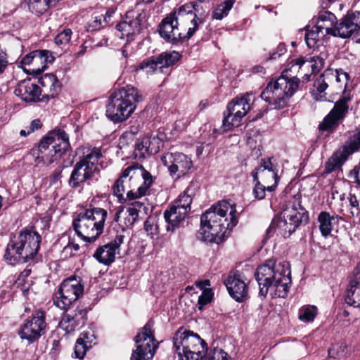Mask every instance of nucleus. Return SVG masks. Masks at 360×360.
<instances>
[{
  "label": "nucleus",
  "mask_w": 360,
  "mask_h": 360,
  "mask_svg": "<svg viewBox=\"0 0 360 360\" xmlns=\"http://www.w3.org/2000/svg\"><path fill=\"white\" fill-rule=\"evenodd\" d=\"M198 4L191 2L174 9L159 25L161 37L172 44L190 39L204 22Z\"/></svg>",
  "instance_id": "nucleus-1"
},
{
  "label": "nucleus",
  "mask_w": 360,
  "mask_h": 360,
  "mask_svg": "<svg viewBox=\"0 0 360 360\" xmlns=\"http://www.w3.org/2000/svg\"><path fill=\"white\" fill-rule=\"evenodd\" d=\"M229 204H213L200 217L198 238L210 243L219 244L238 223L236 210Z\"/></svg>",
  "instance_id": "nucleus-2"
},
{
  "label": "nucleus",
  "mask_w": 360,
  "mask_h": 360,
  "mask_svg": "<svg viewBox=\"0 0 360 360\" xmlns=\"http://www.w3.org/2000/svg\"><path fill=\"white\" fill-rule=\"evenodd\" d=\"M255 276L259 285V296L265 297L270 288L274 289L275 295L278 297L287 296L291 284L288 263H276L273 259H269L257 269Z\"/></svg>",
  "instance_id": "nucleus-3"
},
{
  "label": "nucleus",
  "mask_w": 360,
  "mask_h": 360,
  "mask_svg": "<svg viewBox=\"0 0 360 360\" xmlns=\"http://www.w3.org/2000/svg\"><path fill=\"white\" fill-rule=\"evenodd\" d=\"M41 239V236L36 231L27 229L20 231L7 244L4 260L10 265L29 262L38 253Z\"/></svg>",
  "instance_id": "nucleus-4"
},
{
  "label": "nucleus",
  "mask_w": 360,
  "mask_h": 360,
  "mask_svg": "<svg viewBox=\"0 0 360 360\" xmlns=\"http://www.w3.org/2000/svg\"><path fill=\"white\" fill-rule=\"evenodd\" d=\"M143 100L141 91L136 87L127 85L111 94L106 104V116L115 123L128 119Z\"/></svg>",
  "instance_id": "nucleus-5"
},
{
  "label": "nucleus",
  "mask_w": 360,
  "mask_h": 360,
  "mask_svg": "<svg viewBox=\"0 0 360 360\" xmlns=\"http://www.w3.org/2000/svg\"><path fill=\"white\" fill-rule=\"evenodd\" d=\"M292 69L286 70L277 79L269 82L261 93V98L274 109L287 107L290 98L299 89L300 79L296 76H288V72Z\"/></svg>",
  "instance_id": "nucleus-6"
},
{
  "label": "nucleus",
  "mask_w": 360,
  "mask_h": 360,
  "mask_svg": "<svg viewBox=\"0 0 360 360\" xmlns=\"http://www.w3.org/2000/svg\"><path fill=\"white\" fill-rule=\"evenodd\" d=\"M292 69L286 70L277 79L269 82L261 93V98L274 109L287 107L290 98L299 89L300 79L296 76H288V72Z\"/></svg>",
  "instance_id": "nucleus-7"
},
{
  "label": "nucleus",
  "mask_w": 360,
  "mask_h": 360,
  "mask_svg": "<svg viewBox=\"0 0 360 360\" xmlns=\"http://www.w3.org/2000/svg\"><path fill=\"white\" fill-rule=\"evenodd\" d=\"M70 148L68 135L64 130L58 129L44 136L31 153L39 163L50 165L58 160Z\"/></svg>",
  "instance_id": "nucleus-8"
},
{
  "label": "nucleus",
  "mask_w": 360,
  "mask_h": 360,
  "mask_svg": "<svg viewBox=\"0 0 360 360\" xmlns=\"http://www.w3.org/2000/svg\"><path fill=\"white\" fill-rule=\"evenodd\" d=\"M173 344L179 360H200L207 349L205 342L197 333L183 328L176 332Z\"/></svg>",
  "instance_id": "nucleus-9"
},
{
  "label": "nucleus",
  "mask_w": 360,
  "mask_h": 360,
  "mask_svg": "<svg viewBox=\"0 0 360 360\" xmlns=\"http://www.w3.org/2000/svg\"><path fill=\"white\" fill-rule=\"evenodd\" d=\"M282 219L276 222H272L268 233L275 229L278 233L284 238L289 237L301 225L309 221L307 211L301 204H286L281 212Z\"/></svg>",
  "instance_id": "nucleus-10"
},
{
  "label": "nucleus",
  "mask_w": 360,
  "mask_h": 360,
  "mask_svg": "<svg viewBox=\"0 0 360 360\" xmlns=\"http://www.w3.org/2000/svg\"><path fill=\"white\" fill-rule=\"evenodd\" d=\"M46 312L38 309L25 320L18 334L22 340H25L28 344H33L46 333Z\"/></svg>",
  "instance_id": "nucleus-11"
},
{
  "label": "nucleus",
  "mask_w": 360,
  "mask_h": 360,
  "mask_svg": "<svg viewBox=\"0 0 360 360\" xmlns=\"http://www.w3.org/2000/svg\"><path fill=\"white\" fill-rule=\"evenodd\" d=\"M153 323L148 321L135 337L136 349L133 351L130 360H148L153 358L158 343L152 333Z\"/></svg>",
  "instance_id": "nucleus-12"
},
{
  "label": "nucleus",
  "mask_w": 360,
  "mask_h": 360,
  "mask_svg": "<svg viewBox=\"0 0 360 360\" xmlns=\"http://www.w3.org/2000/svg\"><path fill=\"white\" fill-rule=\"evenodd\" d=\"M80 279L71 276L63 281L56 294L54 304L60 309L67 311L84 292V285Z\"/></svg>",
  "instance_id": "nucleus-13"
},
{
  "label": "nucleus",
  "mask_w": 360,
  "mask_h": 360,
  "mask_svg": "<svg viewBox=\"0 0 360 360\" xmlns=\"http://www.w3.org/2000/svg\"><path fill=\"white\" fill-rule=\"evenodd\" d=\"M360 148V130L350 134L345 143L325 163V173L340 169L348 157Z\"/></svg>",
  "instance_id": "nucleus-14"
},
{
  "label": "nucleus",
  "mask_w": 360,
  "mask_h": 360,
  "mask_svg": "<svg viewBox=\"0 0 360 360\" xmlns=\"http://www.w3.org/2000/svg\"><path fill=\"white\" fill-rule=\"evenodd\" d=\"M252 94H247L242 98H236L226 107L222 122L224 131L229 130L232 127H238L242 118L250 110Z\"/></svg>",
  "instance_id": "nucleus-15"
},
{
  "label": "nucleus",
  "mask_w": 360,
  "mask_h": 360,
  "mask_svg": "<svg viewBox=\"0 0 360 360\" xmlns=\"http://www.w3.org/2000/svg\"><path fill=\"white\" fill-rule=\"evenodd\" d=\"M272 158H262L259 165L251 173L254 181H262L266 184L267 191L271 192L275 190L278 184V169L272 161Z\"/></svg>",
  "instance_id": "nucleus-16"
},
{
  "label": "nucleus",
  "mask_w": 360,
  "mask_h": 360,
  "mask_svg": "<svg viewBox=\"0 0 360 360\" xmlns=\"http://www.w3.org/2000/svg\"><path fill=\"white\" fill-rule=\"evenodd\" d=\"M352 101L349 95H344L338 100L329 113L319 124V129L321 131L333 130L338 125V122L342 121L349 110V103Z\"/></svg>",
  "instance_id": "nucleus-17"
},
{
  "label": "nucleus",
  "mask_w": 360,
  "mask_h": 360,
  "mask_svg": "<svg viewBox=\"0 0 360 360\" xmlns=\"http://www.w3.org/2000/svg\"><path fill=\"white\" fill-rule=\"evenodd\" d=\"M163 165L167 167L172 176L185 175L193 167L191 158L182 153H165L161 157Z\"/></svg>",
  "instance_id": "nucleus-18"
},
{
  "label": "nucleus",
  "mask_w": 360,
  "mask_h": 360,
  "mask_svg": "<svg viewBox=\"0 0 360 360\" xmlns=\"http://www.w3.org/2000/svg\"><path fill=\"white\" fill-rule=\"evenodd\" d=\"M360 35V12L347 13L340 22L336 23L334 37L342 39L349 38L352 35Z\"/></svg>",
  "instance_id": "nucleus-19"
},
{
  "label": "nucleus",
  "mask_w": 360,
  "mask_h": 360,
  "mask_svg": "<svg viewBox=\"0 0 360 360\" xmlns=\"http://www.w3.org/2000/svg\"><path fill=\"white\" fill-rule=\"evenodd\" d=\"M144 18V15L139 11L134 10L127 11L123 20L116 25V29L121 33L120 37L123 39L126 37L128 39H131L132 36L139 33Z\"/></svg>",
  "instance_id": "nucleus-20"
},
{
  "label": "nucleus",
  "mask_w": 360,
  "mask_h": 360,
  "mask_svg": "<svg viewBox=\"0 0 360 360\" xmlns=\"http://www.w3.org/2000/svg\"><path fill=\"white\" fill-rule=\"evenodd\" d=\"M127 168L131 169L130 171L129 181H131L135 176H141L143 182L136 191L132 190L129 191L127 193V198L131 200L146 195L148 193V189L153 184L155 177L153 176L148 171L139 164H134Z\"/></svg>",
  "instance_id": "nucleus-21"
},
{
  "label": "nucleus",
  "mask_w": 360,
  "mask_h": 360,
  "mask_svg": "<svg viewBox=\"0 0 360 360\" xmlns=\"http://www.w3.org/2000/svg\"><path fill=\"white\" fill-rule=\"evenodd\" d=\"M325 54L310 57L308 59L298 58L291 61V68L297 70L300 75L303 74L304 82L309 81L311 74L318 73L324 66Z\"/></svg>",
  "instance_id": "nucleus-22"
},
{
  "label": "nucleus",
  "mask_w": 360,
  "mask_h": 360,
  "mask_svg": "<svg viewBox=\"0 0 360 360\" xmlns=\"http://www.w3.org/2000/svg\"><path fill=\"white\" fill-rule=\"evenodd\" d=\"M124 236L117 234L110 243L100 247L94 254V257L100 263L109 265L114 262L117 250L124 242Z\"/></svg>",
  "instance_id": "nucleus-23"
},
{
  "label": "nucleus",
  "mask_w": 360,
  "mask_h": 360,
  "mask_svg": "<svg viewBox=\"0 0 360 360\" xmlns=\"http://www.w3.org/2000/svg\"><path fill=\"white\" fill-rule=\"evenodd\" d=\"M191 204H178L177 205H173L169 210H166L164 213V217L166 221L168 223L167 226V231L174 232L179 228V224L182 221L191 210Z\"/></svg>",
  "instance_id": "nucleus-24"
},
{
  "label": "nucleus",
  "mask_w": 360,
  "mask_h": 360,
  "mask_svg": "<svg viewBox=\"0 0 360 360\" xmlns=\"http://www.w3.org/2000/svg\"><path fill=\"white\" fill-rule=\"evenodd\" d=\"M224 284L229 295L237 302H243L247 297L248 288L240 274L229 275L224 281Z\"/></svg>",
  "instance_id": "nucleus-25"
},
{
  "label": "nucleus",
  "mask_w": 360,
  "mask_h": 360,
  "mask_svg": "<svg viewBox=\"0 0 360 360\" xmlns=\"http://www.w3.org/2000/svg\"><path fill=\"white\" fill-rule=\"evenodd\" d=\"M40 94V88L30 79L20 82L15 89V94L26 102L39 101Z\"/></svg>",
  "instance_id": "nucleus-26"
},
{
  "label": "nucleus",
  "mask_w": 360,
  "mask_h": 360,
  "mask_svg": "<svg viewBox=\"0 0 360 360\" xmlns=\"http://www.w3.org/2000/svg\"><path fill=\"white\" fill-rule=\"evenodd\" d=\"M131 205L134 204L122 207L116 213L115 220L122 226L123 230L131 228L139 219V210Z\"/></svg>",
  "instance_id": "nucleus-27"
},
{
  "label": "nucleus",
  "mask_w": 360,
  "mask_h": 360,
  "mask_svg": "<svg viewBox=\"0 0 360 360\" xmlns=\"http://www.w3.org/2000/svg\"><path fill=\"white\" fill-rule=\"evenodd\" d=\"M90 155H86L83 160L76 164L69 180L70 186H79L81 183L89 179L90 176L89 167L88 165Z\"/></svg>",
  "instance_id": "nucleus-28"
},
{
  "label": "nucleus",
  "mask_w": 360,
  "mask_h": 360,
  "mask_svg": "<svg viewBox=\"0 0 360 360\" xmlns=\"http://www.w3.org/2000/svg\"><path fill=\"white\" fill-rule=\"evenodd\" d=\"M34 63L29 70L35 74H41L46 68L48 63L53 62L55 58L49 50H35L33 51Z\"/></svg>",
  "instance_id": "nucleus-29"
},
{
  "label": "nucleus",
  "mask_w": 360,
  "mask_h": 360,
  "mask_svg": "<svg viewBox=\"0 0 360 360\" xmlns=\"http://www.w3.org/2000/svg\"><path fill=\"white\" fill-rule=\"evenodd\" d=\"M336 23V16L331 12L324 11L319 15L315 26L325 35L333 36Z\"/></svg>",
  "instance_id": "nucleus-30"
},
{
  "label": "nucleus",
  "mask_w": 360,
  "mask_h": 360,
  "mask_svg": "<svg viewBox=\"0 0 360 360\" xmlns=\"http://www.w3.org/2000/svg\"><path fill=\"white\" fill-rule=\"evenodd\" d=\"M345 300L350 306L360 307V277L349 278Z\"/></svg>",
  "instance_id": "nucleus-31"
},
{
  "label": "nucleus",
  "mask_w": 360,
  "mask_h": 360,
  "mask_svg": "<svg viewBox=\"0 0 360 360\" xmlns=\"http://www.w3.org/2000/svg\"><path fill=\"white\" fill-rule=\"evenodd\" d=\"M107 214L106 210L103 209H91V221H94L91 231L94 230L96 231L94 236H91V242L96 240L102 234Z\"/></svg>",
  "instance_id": "nucleus-32"
},
{
  "label": "nucleus",
  "mask_w": 360,
  "mask_h": 360,
  "mask_svg": "<svg viewBox=\"0 0 360 360\" xmlns=\"http://www.w3.org/2000/svg\"><path fill=\"white\" fill-rule=\"evenodd\" d=\"M88 210L84 214H79L77 219L73 221V227L78 236L81 237L84 241L90 242V237L86 236L89 231V221L90 217L87 214Z\"/></svg>",
  "instance_id": "nucleus-33"
},
{
  "label": "nucleus",
  "mask_w": 360,
  "mask_h": 360,
  "mask_svg": "<svg viewBox=\"0 0 360 360\" xmlns=\"http://www.w3.org/2000/svg\"><path fill=\"white\" fill-rule=\"evenodd\" d=\"M131 170V168L124 169L112 187L113 195L117 198L120 202H124L126 201V198L124 196L125 191L124 184L127 183V178H129Z\"/></svg>",
  "instance_id": "nucleus-34"
},
{
  "label": "nucleus",
  "mask_w": 360,
  "mask_h": 360,
  "mask_svg": "<svg viewBox=\"0 0 360 360\" xmlns=\"http://www.w3.org/2000/svg\"><path fill=\"white\" fill-rule=\"evenodd\" d=\"M328 84L326 81V75H321L314 82L311 89V94L313 98L316 101H322L326 98V90Z\"/></svg>",
  "instance_id": "nucleus-35"
},
{
  "label": "nucleus",
  "mask_w": 360,
  "mask_h": 360,
  "mask_svg": "<svg viewBox=\"0 0 360 360\" xmlns=\"http://www.w3.org/2000/svg\"><path fill=\"white\" fill-rule=\"evenodd\" d=\"M89 340L88 332H83L79 335L74 347V353L72 355V357L79 359H83L84 358L89 349L87 346Z\"/></svg>",
  "instance_id": "nucleus-36"
},
{
  "label": "nucleus",
  "mask_w": 360,
  "mask_h": 360,
  "mask_svg": "<svg viewBox=\"0 0 360 360\" xmlns=\"http://www.w3.org/2000/svg\"><path fill=\"white\" fill-rule=\"evenodd\" d=\"M160 69V64L157 56H152L141 61L136 68V72L144 71L148 75L153 74Z\"/></svg>",
  "instance_id": "nucleus-37"
},
{
  "label": "nucleus",
  "mask_w": 360,
  "mask_h": 360,
  "mask_svg": "<svg viewBox=\"0 0 360 360\" xmlns=\"http://www.w3.org/2000/svg\"><path fill=\"white\" fill-rule=\"evenodd\" d=\"M326 35L319 31L314 25L310 30L306 29L304 39L307 46L310 49L315 48L318 42Z\"/></svg>",
  "instance_id": "nucleus-38"
},
{
  "label": "nucleus",
  "mask_w": 360,
  "mask_h": 360,
  "mask_svg": "<svg viewBox=\"0 0 360 360\" xmlns=\"http://www.w3.org/2000/svg\"><path fill=\"white\" fill-rule=\"evenodd\" d=\"M160 64V69L174 65L180 58V54L176 51L172 53L164 52L156 56Z\"/></svg>",
  "instance_id": "nucleus-39"
},
{
  "label": "nucleus",
  "mask_w": 360,
  "mask_h": 360,
  "mask_svg": "<svg viewBox=\"0 0 360 360\" xmlns=\"http://www.w3.org/2000/svg\"><path fill=\"white\" fill-rule=\"evenodd\" d=\"M236 0H225L217 6L212 12V18L221 20L226 17L232 8Z\"/></svg>",
  "instance_id": "nucleus-40"
},
{
  "label": "nucleus",
  "mask_w": 360,
  "mask_h": 360,
  "mask_svg": "<svg viewBox=\"0 0 360 360\" xmlns=\"http://www.w3.org/2000/svg\"><path fill=\"white\" fill-rule=\"evenodd\" d=\"M333 218L326 212L319 214L318 220L319 222V229L323 236L327 237L332 231V220Z\"/></svg>",
  "instance_id": "nucleus-41"
},
{
  "label": "nucleus",
  "mask_w": 360,
  "mask_h": 360,
  "mask_svg": "<svg viewBox=\"0 0 360 360\" xmlns=\"http://www.w3.org/2000/svg\"><path fill=\"white\" fill-rule=\"evenodd\" d=\"M316 314L317 308L315 306L306 305L300 309L298 318L302 321L311 322L314 321Z\"/></svg>",
  "instance_id": "nucleus-42"
},
{
  "label": "nucleus",
  "mask_w": 360,
  "mask_h": 360,
  "mask_svg": "<svg viewBox=\"0 0 360 360\" xmlns=\"http://www.w3.org/2000/svg\"><path fill=\"white\" fill-rule=\"evenodd\" d=\"M143 143L146 146L147 154H156L160 150V140L157 136L143 137Z\"/></svg>",
  "instance_id": "nucleus-43"
},
{
  "label": "nucleus",
  "mask_w": 360,
  "mask_h": 360,
  "mask_svg": "<svg viewBox=\"0 0 360 360\" xmlns=\"http://www.w3.org/2000/svg\"><path fill=\"white\" fill-rule=\"evenodd\" d=\"M200 360H229V358L227 353L224 350L214 348L207 356H205V354H202Z\"/></svg>",
  "instance_id": "nucleus-44"
},
{
  "label": "nucleus",
  "mask_w": 360,
  "mask_h": 360,
  "mask_svg": "<svg viewBox=\"0 0 360 360\" xmlns=\"http://www.w3.org/2000/svg\"><path fill=\"white\" fill-rule=\"evenodd\" d=\"M144 229L148 235L150 236L151 238L158 235L159 233V227L155 217H148L144 223Z\"/></svg>",
  "instance_id": "nucleus-45"
},
{
  "label": "nucleus",
  "mask_w": 360,
  "mask_h": 360,
  "mask_svg": "<svg viewBox=\"0 0 360 360\" xmlns=\"http://www.w3.org/2000/svg\"><path fill=\"white\" fill-rule=\"evenodd\" d=\"M59 326L66 333H70L75 330L74 318L70 314H64L59 323Z\"/></svg>",
  "instance_id": "nucleus-46"
},
{
  "label": "nucleus",
  "mask_w": 360,
  "mask_h": 360,
  "mask_svg": "<svg viewBox=\"0 0 360 360\" xmlns=\"http://www.w3.org/2000/svg\"><path fill=\"white\" fill-rule=\"evenodd\" d=\"M51 4L49 3L48 0H34L30 5V8L32 10H36V13L40 15L47 11Z\"/></svg>",
  "instance_id": "nucleus-47"
},
{
  "label": "nucleus",
  "mask_w": 360,
  "mask_h": 360,
  "mask_svg": "<svg viewBox=\"0 0 360 360\" xmlns=\"http://www.w3.org/2000/svg\"><path fill=\"white\" fill-rule=\"evenodd\" d=\"M72 32L70 29H64L55 37V43L57 45L65 46L71 39Z\"/></svg>",
  "instance_id": "nucleus-48"
},
{
  "label": "nucleus",
  "mask_w": 360,
  "mask_h": 360,
  "mask_svg": "<svg viewBox=\"0 0 360 360\" xmlns=\"http://www.w3.org/2000/svg\"><path fill=\"white\" fill-rule=\"evenodd\" d=\"M213 292L211 289L205 288L198 300V309H202L205 305L210 303L213 297Z\"/></svg>",
  "instance_id": "nucleus-49"
},
{
  "label": "nucleus",
  "mask_w": 360,
  "mask_h": 360,
  "mask_svg": "<svg viewBox=\"0 0 360 360\" xmlns=\"http://www.w3.org/2000/svg\"><path fill=\"white\" fill-rule=\"evenodd\" d=\"M193 199V191L188 187L183 193L179 195L174 202H192Z\"/></svg>",
  "instance_id": "nucleus-50"
},
{
  "label": "nucleus",
  "mask_w": 360,
  "mask_h": 360,
  "mask_svg": "<svg viewBox=\"0 0 360 360\" xmlns=\"http://www.w3.org/2000/svg\"><path fill=\"white\" fill-rule=\"evenodd\" d=\"M255 186L253 190V194L257 200H262L265 197V191H267L266 186L262 184L260 181H255Z\"/></svg>",
  "instance_id": "nucleus-51"
},
{
  "label": "nucleus",
  "mask_w": 360,
  "mask_h": 360,
  "mask_svg": "<svg viewBox=\"0 0 360 360\" xmlns=\"http://www.w3.org/2000/svg\"><path fill=\"white\" fill-rule=\"evenodd\" d=\"M8 64V54L6 50L0 46V75L4 72Z\"/></svg>",
  "instance_id": "nucleus-52"
},
{
  "label": "nucleus",
  "mask_w": 360,
  "mask_h": 360,
  "mask_svg": "<svg viewBox=\"0 0 360 360\" xmlns=\"http://www.w3.org/2000/svg\"><path fill=\"white\" fill-rule=\"evenodd\" d=\"M345 193L339 191L337 187H332L330 188V197H328V200L330 199L331 201H343L345 198Z\"/></svg>",
  "instance_id": "nucleus-53"
},
{
  "label": "nucleus",
  "mask_w": 360,
  "mask_h": 360,
  "mask_svg": "<svg viewBox=\"0 0 360 360\" xmlns=\"http://www.w3.org/2000/svg\"><path fill=\"white\" fill-rule=\"evenodd\" d=\"M286 53V47L284 44H279L277 46L276 51H274L271 54H270L269 60H276Z\"/></svg>",
  "instance_id": "nucleus-54"
},
{
  "label": "nucleus",
  "mask_w": 360,
  "mask_h": 360,
  "mask_svg": "<svg viewBox=\"0 0 360 360\" xmlns=\"http://www.w3.org/2000/svg\"><path fill=\"white\" fill-rule=\"evenodd\" d=\"M49 83L51 84L50 88L56 87V84H58V82L55 75H46L44 77L41 78V84L43 86H46V84Z\"/></svg>",
  "instance_id": "nucleus-55"
},
{
  "label": "nucleus",
  "mask_w": 360,
  "mask_h": 360,
  "mask_svg": "<svg viewBox=\"0 0 360 360\" xmlns=\"http://www.w3.org/2000/svg\"><path fill=\"white\" fill-rule=\"evenodd\" d=\"M34 63V55L33 51L27 54L24 56L21 60V64L22 66H29L30 68L32 67Z\"/></svg>",
  "instance_id": "nucleus-56"
},
{
  "label": "nucleus",
  "mask_w": 360,
  "mask_h": 360,
  "mask_svg": "<svg viewBox=\"0 0 360 360\" xmlns=\"http://www.w3.org/2000/svg\"><path fill=\"white\" fill-rule=\"evenodd\" d=\"M135 148L136 150L140 152L141 155L144 156L147 154L146 146L143 143V138L136 143Z\"/></svg>",
  "instance_id": "nucleus-57"
},
{
  "label": "nucleus",
  "mask_w": 360,
  "mask_h": 360,
  "mask_svg": "<svg viewBox=\"0 0 360 360\" xmlns=\"http://www.w3.org/2000/svg\"><path fill=\"white\" fill-rule=\"evenodd\" d=\"M349 176L353 177L356 183L360 185V164L351 171Z\"/></svg>",
  "instance_id": "nucleus-58"
},
{
  "label": "nucleus",
  "mask_w": 360,
  "mask_h": 360,
  "mask_svg": "<svg viewBox=\"0 0 360 360\" xmlns=\"http://www.w3.org/2000/svg\"><path fill=\"white\" fill-rule=\"evenodd\" d=\"M42 126L41 122L39 120H34L30 126V130L27 131V134L34 131L35 130L41 128Z\"/></svg>",
  "instance_id": "nucleus-59"
},
{
  "label": "nucleus",
  "mask_w": 360,
  "mask_h": 360,
  "mask_svg": "<svg viewBox=\"0 0 360 360\" xmlns=\"http://www.w3.org/2000/svg\"><path fill=\"white\" fill-rule=\"evenodd\" d=\"M62 255L64 257L68 258L75 255V253L72 251V247L70 243L68 244L65 247H64Z\"/></svg>",
  "instance_id": "nucleus-60"
},
{
  "label": "nucleus",
  "mask_w": 360,
  "mask_h": 360,
  "mask_svg": "<svg viewBox=\"0 0 360 360\" xmlns=\"http://www.w3.org/2000/svg\"><path fill=\"white\" fill-rule=\"evenodd\" d=\"M338 348H340V347L338 345H333L330 349H329L328 354L330 356L333 358H340L342 355L338 352Z\"/></svg>",
  "instance_id": "nucleus-61"
},
{
  "label": "nucleus",
  "mask_w": 360,
  "mask_h": 360,
  "mask_svg": "<svg viewBox=\"0 0 360 360\" xmlns=\"http://www.w3.org/2000/svg\"><path fill=\"white\" fill-rule=\"evenodd\" d=\"M102 18V15L96 17L94 22L91 23V28H93V30H98L101 27Z\"/></svg>",
  "instance_id": "nucleus-62"
},
{
  "label": "nucleus",
  "mask_w": 360,
  "mask_h": 360,
  "mask_svg": "<svg viewBox=\"0 0 360 360\" xmlns=\"http://www.w3.org/2000/svg\"><path fill=\"white\" fill-rule=\"evenodd\" d=\"M102 157L103 155L99 148L95 147L94 149H91V160L95 158L96 160H98Z\"/></svg>",
  "instance_id": "nucleus-63"
},
{
  "label": "nucleus",
  "mask_w": 360,
  "mask_h": 360,
  "mask_svg": "<svg viewBox=\"0 0 360 360\" xmlns=\"http://www.w3.org/2000/svg\"><path fill=\"white\" fill-rule=\"evenodd\" d=\"M354 276L360 277V262L357 264L356 267L354 269L353 271V275L350 278H354Z\"/></svg>",
  "instance_id": "nucleus-64"
}]
</instances>
